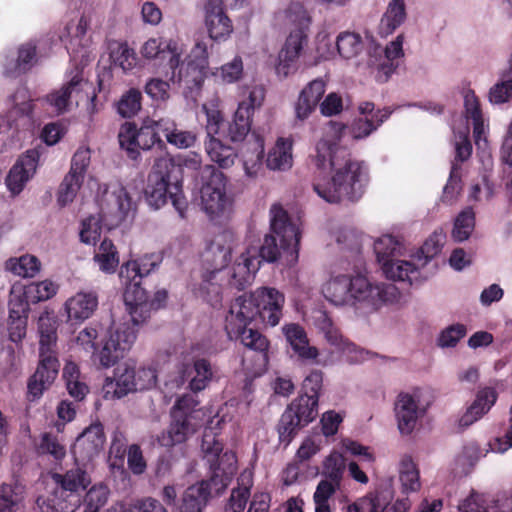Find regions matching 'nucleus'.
I'll list each match as a JSON object with an SVG mask.
<instances>
[{"instance_id":"f257e3e1","label":"nucleus","mask_w":512,"mask_h":512,"mask_svg":"<svg viewBox=\"0 0 512 512\" xmlns=\"http://www.w3.org/2000/svg\"><path fill=\"white\" fill-rule=\"evenodd\" d=\"M312 163L314 192L330 204L356 203L366 192L370 181L364 161L355 159L346 147L329 139H320L315 146Z\"/></svg>"},{"instance_id":"f03ea898","label":"nucleus","mask_w":512,"mask_h":512,"mask_svg":"<svg viewBox=\"0 0 512 512\" xmlns=\"http://www.w3.org/2000/svg\"><path fill=\"white\" fill-rule=\"evenodd\" d=\"M285 296L273 287H259L249 296H239L231 304L225 318V330L231 340H239L246 348L258 353L262 365L268 364L270 342L255 326L274 327L283 316Z\"/></svg>"},{"instance_id":"7ed1b4c3","label":"nucleus","mask_w":512,"mask_h":512,"mask_svg":"<svg viewBox=\"0 0 512 512\" xmlns=\"http://www.w3.org/2000/svg\"><path fill=\"white\" fill-rule=\"evenodd\" d=\"M324 297L335 306L351 305L367 312L398 300L400 292L394 284H372L362 275H339L322 288Z\"/></svg>"},{"instance_id":"20e7f679","label":"nucleus","mask_w":512,"mask_h":512,"mask_svg":"<svg viewBox=\"0 0 512 512\" xmlns=\"http://www.w3.org/2000/svg\"><path fill=\"white\" fill-rule=\"evenodd\" d=\"M57 327L56 318L49 313L42 314L38 319L39 362L27 380L26 399L31 403L41 399L58 375Z\"/></svg>"},{"instance_id":"39448f33","label":"nucleus","mask_w":512,"mask_h":512,"mask_svg":"<svg viewBox=\"0 0 512 512\" xmlns=\"http://www.w3.org/2000/svg\"><path fill=\"white\" fill-rule=\"evenodd\" d=\"M270 214V233L264 236L260 247L255 248L256 256L260 262L273 263L283 258L286 264L292 265L298 261L301 233L281 205H272Z\"/></svg>"},{"instance_id":"423d86ee","label":"nucleus","mask_w":512,"mask_h":512,"mask_svg":"<svg viewBox=\"0 0 512 512\" xmlns=\"http://www.w3.org/2000/svg\"><path fill=\"white\" fill-rule=\"evenodd\" d=\"M144 194L150 207L159 209L170 199L180 217H185L187 201L182 191L181 169L172 159L160 158L155 162Z\"/></svg>"},{"instance_id":"0eeeda50","label":"nucleus","mask_w":512,"mask_h":512,"mask_svg":"<svg viewBox=\"0 0 512 512\" xmlns=\"http://www.w3.org/2000/svg\"><path fill=\"white\" fill-rule=\"evenodd\" d=\"M160 133L159 120L146 119L140 128L133 122H125L119 129V145L126 151L128 158L137 160L140 157V150H151L154 146L160 150L166 148Z\"/></svg>"},{"instance_id":"6e6552de","label":"nucleus","mask_w":512,"mask_h":512,"mask_svg":"<svg viewBox=\"0 0 512 512\" xmlns=\"http://www.w3.org/2000/svg\"><path fill=\"white\" fill-rule=\"evenodd\" d=\"M201 204L211 219L227 212L232 205L226 194L227 178L213 165H205L201 171Z\"/></svg>"},{"instance_id":"1a4fd4ad","label":"nucleus","mask_w":512,"mask_h":512,"mask_svg":"<svg viewBox=\"0 0 512 512\" xmlns=\"http://www.w3.org/2000/svg\"><path fill=\"white\" fill-rule=\"evenodd\" d=\"M308 399L295 398L287 405L276 425L279 445L287 448L298 433L312 423L318 416L312 407L307 405Z\"/></svg>"},{"instance_id":"9d476101","label":"nucleus","mask_w":512,"mask_h":512,"mask_svg":"<svg viewBox=\"0 0 512 512\" xmlns=\"http://www.w3.org/2000/svg\"><path fill=\"white\" fill-rule=\"evenodd\" d=\"M346 464L342 454L330 453L323 462L324 479L317 484L313 494L315 512H332L329 500L341 487Z\"/></svg>"},{"instance_id":"9b49d317","label":"nucleus","mask_w":512,"mask_h":512,"mask_svg":"<svg viewBox=\"0 0 512 512\" xmlns=\"http://www.w3.org/2000/svg\"><path fill=\"white\" fill-rule=\"evenodd\" d=\"M228 484L226 477L211 475L188 486L182 494L179 512H204L213 496L220 495Z\"/></svg>"},{"instance_id":"f8f14e48","label":"nucleus","mask_w":512,"mask_h":512,"mask_svg":"<svg viewBox=\"0 0 512 512\" xmlns=\"http://www.w3.org/2000/svg\"><path fill=\"white\" fill-rule=\"evenodd\" d=\"M264 98L265 89L261 86H255L250 90L248 98L239 103L227 128L226 137L230 141L241 142L246 138L251 130L254 110L262 105Z\"/></svg>"},{"instance_id":"ddd939ff","label":"nucleus","mask_w":512,"mask_h":512,"mask_svg":"<svg viewBox=\"0 0 512 512\" xmlns=\"http://www.w3.org/2000/svg\"><path fill=\"white\" fill-rule=\"evenodd\" d=\"M204 459L209 464L211 475H218L227 478L230 482L236 470L237 456L235 452L227 450L223 452V444L216 439L212 432H205L201 444Z\"/></svg>"},{"instance_id":"4468645a","label":"nucleus","mask_w":512,"mask_h":512,"mask_svg":"<svg viewBox=\"0 0 512 512\" xmlns=\"http://www.w3.org/2000/svg\"><path fill=\"white\" fill-rule=\"evenodd\" d=\"M410 506L408 498L393 502V491L380 487L349 504L347 512H408Z\"/></svg>"},{"instance_id":"2eb2a0df","label":"nucleus","mask_w":512,"mask_h":512,"mask_svg":"<svg viewBox=\"0 0 512 512\" xmlns=\"http://www.w3.org/2000/svg\"><path fill=\"white\" fill-rule=\"evenodd\" d=\"M141 54L146 59H157L166 62L170 69V79H181L183 49L176 40L164 38H150L141 49Z\"/></svg>"},{"instance_id":"dca6fc26","label":"nucleus","mask_w":512,"mask_h":512,"mask_svg":"<svg viewBox=\"0 0 512 512\" xmlns=\"http://www.w3.org/2000/svg\"><path fill=\"white\" fill-rule=\"evenodd\" d=\"M136 340V330L129 324H121L110 332L109 338L97 354L99 364L104 368L114 366L124 358Z\"/></svg>"},{"instance_id":"f3484780","label":"nucleus","mask_w":512,"mask_h":512,"mask_svg":"<svg viewBox=\"0 0 512 512\" xmlns=\"http://www.w3.org/2000/svg\"><path fill=\"white\" fill-rule=\"evenodd\" d=\"M132 207L131 197L123 186L112 191H105L101 202L102 220L110 228L119 226L128 216Z\"/></svg>"},{"instance_id":"a211bd4d","label":"nucleus","mask_w":512,"mask_h":512,"mask_svg":"<svg viewBox=\"0 0 512 512\" xmlns=\"http://www.w3.org/2000/svg\"><path fill=\"white\" fill-rule=\"evenodd\" d=\"M106 437L100 422L92 423L76 438L71 452L75 462L85 463L98 456L104 447Z\"/></svg>"},{"instance_id":"6ab92c4d","label":"nucleus","mask_w":512,"mask_h":512,"mask_svg":"<svg viewBox=\"0 0 512 512\" xmlns=\"http://www.w3.org/2000/svg\"><path fill=\"white\" fill-rule=\"evenodd\" d=\"M206 261L211 262L212 270L203 276V282L200 285L202 296L212 305L221 301L220 286L211 282L212 277L218 271L225 268L231 260L230 248L212 245L207 252Z\"/></svg>"},{"instance_id":"aec40b11","label":"nucleus","mask_w":512,"mask_h":512,"mask_svg":"<svg viewBox=\"0 0 512 512\" xmlns=\"http://www.w3.org/2000/svg\"><path fill=\"white\" fill-rule=\"evenodd\" d=\"M204 11V22L209 37L218 42L227 40L233 32V23L225 12L224 1L207 0Z\"/></svg>"},{"instance_id":"412c9836","label":"nucleus","mask_w":512,"mask_h":512,"mask_svg":"<svg viewBox=\"0 0 512 512\" xmlns=\"http://www.w3.org/2000/svg\"><path fill=\"white\" fill-rule=\"evenodd\" d=\"M30 304L32 302L23 296V287L18 290L13 286L9 300V333L12 341L21 340L26 334Z\"/></svg>"},{"instance_id":"4be33fe9","label":"nucleus","mask_w":512,"mask_h":512,"mask_svg":"<svg viewBox=\"0 0 512 512\" xmlns=\"http://www.w3.org/2000/svg\"><path fill=\"white\" fill-rule=\"evenodd\" d=\"M308 42V35L302 28L290 32L278 55L276 71L279 75L288 76L296 69V64L303 47Z\"/></svg>"},{"instance_id":"5701e85b","label":"nucleus","mask_w":512,"mask_h":512,"mask_svg":"<svg viewBox=\"0 0 512 512\" xmlns=\"http://www.w3.org/2000/svg\"><path fill=\"white\" fill-rule=\"evenodd\" d=\"M40 151L37 148L27 150L10 169L6 177L7 188L15 195L19 194L27 181L36 171Z\"/></svg>"},{"instance_id":"b1692460","label":"nucleus","mask_w":512,"mask_h":512,"mask_svg":"<svg viewBox=\"0 0 512 512\" xmlns=\"http://www.w3.org/2000/svg\"><path fill=\"white\" fill-rule=\"evenodd\" d=\"M259 267L260 260L256 256V250L247 248L233 264L232 273L229 278L230 287L238 291L245 290L251 285Z\"/></svg>"},{"instance_id":"393cba45","label":"nucleus","mask_w":512,"mask_h":512,"mask_svg":"<svg viewBox=\"0 0 512 512\" xmlns=\"http://www.w3.org/2000/svg\"><path fill=\"white\" fill-rule=\"evenodd\" d=\"M212 378L211 363L205 358H196L192 364L185 363L179 369V383L188 382V388L194 393L204 390Z\"/></svg>"},{"instance_id":"a878e982","label":"nucleus","mask_w":512,"mask_h":512,"mask_svg":"<svg viewBox=\"0 0 512 512\" xmlns=\"http://www.w3.org/2000/svg\"><path fill=\"white\" fill-rule=\"evenodd\" d=\"M81 503V496L67 493L55 484L51 490L38 496L36 504L41 512H74Z\"/></svg>"},{"instance_id":"bb28decb","label":"nucleus","mask_w":512,"mask_h":512,"mask_svg":"<svg viewBox=\"0 0 512 512\" xmlns=\"http://www.w3.org/2000/svg\"><path fill=\"white\" fill-rule=\"evenodd\" d=\"M327 83L322 78L310 81L300 92L295 104V117L304 121L315 111L324 96Z\"/></svg>"},{"instance_id":"cd10ccee","label":"nucleus","mask_w":512,"mask_h":512,"mask_svg":"<svg viewBox=\"0 0 512 512\" xmlns=\"http://www.w3.org/2000/svg\"><path fill=\"white\" fill-rule=\"evenodd\" d=\"M282 332L293 352L304 361H316L319 351L309 344L305 329L298 323H288L282 327Z\"/></svg>"},{"instance_id":"c85d7f7f","label":"nucleus","mask_w":512,"mask_h":512,"mask_svg":"<svg viewBox=\"0 0 512 512\" xmlns=\"http://www.w3.org/2000/svg\"><path fill=\"white\" fill-rule=\"evenodd\" d=\"M395 415L402 435L413 432L418 419V403L409 393H400L395 402Z\"/></svg>"},{"instance_id":"c756f323","label":"nucleus","mask_w":512,"mask_h":512,"mask_svg":"<svg viewBox=\"0 0 512 512\" xmlns=\"http://www.w3.org/2000/svg\"><path fill=\"white\" fill-rule=\"evenodd\" d=\"M253 484V472L249 469L243 470L237 477V486L231 490L224 512H243L251 497Z\"/></svg>"},{"instance_id":"7c9ffc66","label":"nucleus","mask_w":512,"mask_h":512,"mask_svg":"<svg viewBox=\"0 0 512 512\" xmlns=\"http://www.w3.org/2000/svg\"><path fill=\"white\" fill-rule=\"evenodd\" d=\"M497 400V392L494 388L486 387L480 390L474 402L467 408L459 419V426L466 428L487 413Z\"/></svg>"},{"instance_id":"2f4dec72","label":"nucleus","mask_w":512,"mask_h":512,"mask_svg":"<svg viewBox=\"0 0 512 512\" xmlns=\"http://www.w3.org/2000/svg\"><path fill=\"white\" fill-rule=\"evenodd\" d=\"M172 421L166 432L158 438L161 446L172 447L185 442L189 434L194 432L188 415L171 412Z\"/></svg>"},{"instance_id":"473e14b6","label":"nucleus","mask_w":512,"mask_h":512,"mask_svg":"<svg viewBox=\"0 0 512 512\" xmlns=\"http://www.w3.org/2000/svg\"><path fill=\"white\" fill-rule=\"evenodd\" d=\"M135 377L134 367L127 364L119 365L114 371V381L105 385L106 397L112 393V398L120 399L130 392L137 391Z\"/></svg>"},{"instance_id":"72a5a7b5","label":"nucleus","mask_w":512,"mask_h":512,"mask_svg":"<svg viewBox=\"0 0 512 512\" xmlns=\"http://www.w3.org/2000/svg\"><path fill=\"white\" fill-rule=\"evenodd\" d=\"M98 307V295L96 292H78L69 298L65 308L69 319L84 321L88 319Z\"/></svg>"},{"instance_id":"f704fd0d","label":"nucleus","mask_w":512,"mask_h":512,"mask_svg":"<svg viewBox=\"0 0 512 512\" xmlns=\"http://www.w3.org/2000/svg\"><path fill=\"white\" fill-rule=\"evenodd\" d=\"M75 463L76 466L66 471L64 474H52V479L59 487L65 488L67 493L80 495L79 491L86 490L91 483V479L86 470L80 466V462Z\"/></svg>"},{"instance_id":"c9c22d12","label":"nucleus","mask_w":512,"mask_h":512,"mask_svg":"<svg viewBox=\"0 0 512 512\" xmlns=\"http://www.w3.org/2000/svg\"><path fill=\"white\" fill-rule=\"evenodd\" d=\"M159 126L166 141L178 149L193 147L197 141L194 131L179 129L177 123L170 118H160Z\"/></svg>"},{"instance_id":"e433bc0d","label":"nucleus","mask_w":512,"mask_h":512,"mask_svg":"<svg viewBox=\"0 0 512 512\" xmlns=\"http://www.w3.org/2000/svg\"><path fill=\"white\" fill-rule=\"evenodd\" d=\"M119 278L125 288L124 299L134 297L133 294L140 295V299L143 297V291L146 289L142 287L143 278L135 261H127L120 267Z\"/></svg>"},{"instance_id":"4c0bfd02","label":"nucleus","mask_w":512,"mask_h":512,"mask_svg":"<svg viewBox=\"0 0 512 512\" xmlns=\"http://www.w3.org/2000/svg\"><path fill=\"white\" fill-rule=\"evenodd\" d=\"M292 140L279 138L269 150L266 165L271 170H286L292 166Z\"/></svg>"},{"instance_id":"58836bf2","label":"nucleus","mask_w":512,"mask_h":512,"mask_svg":"<svg viewBox=\"0 0 512 512\" xmlns=\"http://www.w3.org/2000/svg\"><path fill=\"white\" fill-rule=\"evenodd\" d=\"M205 150L214 163L222 169L232 167L237 158V151L229 145H225L221 140L211 137L205 142Z\"/></svg>"},{"instance_id":"ea45409f","label":"nucleus","mask_w":512,"mask_h":512,"mask_svg":"<svg viewBox=\"0 0 512 512\" xmlns=\"http://www.w3.org/2000/svg\"><path fill=\"white\" fill-rule=\"evenodd\" d=\"M389 108L377 109L372 118L359 117L351 125V135L354 139H363L368 137L379 126L382 125L391 115Z\"/></svg>"},{"instance_id":"a19ab883","label":"nucleus","mask_w":512,"mask_h":512,"mask_svg":"<svg viewBox=\"0 0 512 512\" xmlns=\"http://www.w3.org/2000/svg\"><path fill=\"white\" fill-rule=\"evenodd\" d=\"M489 101L492 104H504L512 99V52L508 59V67L500 74V79L489 90Z\"/></svg>"},{"instance_id":"79ce46f5","label":"nucleus","mask_w":512,"mask_h":512,"mask_svg":"<svg viewBox=\"0 0 512 512\" xmlns=\"http://www.w3.org/2000/svg\"><path fill=\"white\" fill-rule=\"evenodd\" d=\"M93 260L98 264L99 269L106 274H113L116 271L119 265V253L112 240L108 238L102 240L93 256Z\"/></svg>"},{"instance_id":"37998d69","label":"nucleus","mask_w":512,"mask_h":512,"mask_svg":"<svg viewBox=\"0 0 512 512\" xmlns=\"http://www.w3.org/2000/svg\"><path fill=\"white\" fill-rule=\"evenodd\" d=\"M386 278L393 281H407L412 284L419 275L418 269L409 261L398 260L397 257L381 266Z\"/></svg>"},{"instance_id":"c03bdc74","label":"nucleus","mask_w":512,"mask_h":512,"mask_svg":"<svg viewBox=\"0 0 512 512\" xmlns=\"http://www.w3.org/2000/svg\"><path fill=\"white\" fill-rule=\"evenodd\" d=\"M5 269L23 278H33L40 272L41 262L36 256L25 254L9 258L5 262Z\"/></svg>"},{"instance_id":"a18cd8bd","label":"nucleus","mask_w":512,"mask_h":512,"mask_svg":"<svg viewBox=\"0 0 512 512\" xmlns=\"http://www.w3.org/2000/svg\"><path fill=\"white\" fill-rule=\"evenodd\" d=\"M406 19L404 0H391L381 18L380 30L388 35L393 33Z\"/></svg>"},{"instance_id":"49530a36","label":"nucleus","mask_w":512,"mask_h":512,"mask_svg":"<svg viewBox=\"0 0 512 512\" xmlns=\"http://www.w3.org/2000/svg\"><path fill=\"white\" fill-rule=\"evenodd\" d=\"M323 386V373L320 370H312L304 379L302 390L303 393L299 394L297 398L308 399V407H312L315 412H318L319 396Z\"/></svg>"},{"instance_id":"de8ad7c7","label":"nucleus","mask_w":512,"mask_h":512,"mask_svg":"<svg viewBox=\"0 0 512 512\" xmlns=\"http://www.w3.org/2000/svg\"><path fill=\"white\" fill-rule=\"evenodd\" d=\"M58 285L51 280H43L39 282H31L23 286V296H25L32 304L51 299L56 295Z\"/></svg>"},{"instance_id":"09e8293b","label":"nucleus","mask_w":512,"mask_h":512,"mask_svg":"<svg viewBox=\"0 0 512 512\" xmlns=\"http://www.w3.org/2000/svg\"><path fill=\"white\" fill-rule=\"evenodd\" d=\"M322 330L327 342L334 346L336 350L344 354H351L357 352V347L354 343L345 338L341 331L335 327L329 318H326L322 324Z\"/></svg>"},{"instance_id":"8fccbe9b","label":"nucleus","mask_w":512,"mask_h":512,"mask_svg":"<svg viewBox=\"0 0 512 512\" xmlns=\"http://www.w3.org/2000/svg\"><path fill=\"white\" fill-rule=\"evenodd\" d=\"M133 296L135 297L124 300L128 306L129 314L133 324L138 326L150 318L151 312L154 311V309L149 304V296L147 290L143 291V297L141 296V299L137 294H133Z\"/></svg>"},{"instance_id":"3c124183","label":"nucleus","mask_w":512,"mask_h":512,"mask_svg":"<svg viewBox=\"0 0 512 512\" xmlns=\"http://www.w3.org/2000/svg\"><path fill=\"white\" fill-rule=\"evenodd\" d=\"M374 252L378 263L383 266L384 262L394 260L400 255L401 244L392 235H383L374 242Z\"/></svg>"},{"instance_id":"603ef678","label":"nucleus","mask_w":512,"mask_h":512,"mask_svg":"<svg viewBox=\"0 0 512 512\" xmlns=\"http://www.w3.org/2000/svg\"><path fill=\"white\" fill-rule=\"evenodd\" d=\"M35 451L38 456L48 455L55 461H62L66 456L65 446L59 442L57 435L49 432L41 434Z\"/></svg>"},{"instance_id":"864d4df0","label":"nucleus","mask_w":512,"mask_h":512,"mask_svg":"<svg viewBox=\"0 0 512 512\" xmlns=\"http://www.w3.org/2000/svg\"><path fill=\"white\" fill-rule=\"evenodd\" d=\"M24 500L23 489L19 485H0V512H17Z\"/></svg>"},{"instance_id":"5fc2aeb1","label":"nucleus","mask_w":512,"mask_h":512,"mask_svg":"<svg viewBox=\"0 0 512 512\" xmlns=\"http://www.w3.org/2000/svg\"><path fill=\"white\" fill-rule=\"evenodd\" d=\"M475 227V213L471 207L462 210L454 221L452 238L456 242L467 240Z\"/></svg>"},{"instance_id":"6e6d98bb","label":"nucleus","mask_w":512,"mask_h":512,"mask_svg":"<svg viewBox=\"0 0 512 512\" xmlns=\"http://www.w3.org/2000/svg\"><path fill=\"white\" fill-rule=\"evenodd\" d=\"M142 107V93L137 88H130L117 102V112L123 118H132Z\"/></svg>"},{"instance_id":"4d7b16f0","label":"nucleus","mask_w":512,"mask_h":512,"mask_svg":"<svg viewBox=\"0 0 512 512\" xmlns=\"http://www.w3.org/2000/svg\"><path fill=\"white\" fill-rule=\"evenodd\" d=\"M336 47L341 57L351 59L362 50V38L354 32H342L337 37Z\"/></svg>"},{"instance_id":"13d9d810","label":"nucleus","mask_w":512,"mask_h":512,"mask_svg":"<svg viewBox=\"0 0 512 512\" xmlns=\"http://www.w3.org/2000/svg\"><path fill=\"white\" fill-rule=\"evenodd\" d=\"M399 480L403 492H415L420 488L419 471L410 457L401 461Z\"/></svg>"},{"instance_id":"bf43d9fd","label":"nucleus","mask_w":512,"mask_h":512,"mask_svg":"<svg viewBox=\"0 0 512 512\" xmlns=\"http://www.w3.org/2000/svg\"><path fill=\"white\" fill-rule=\"evenodd\" d=\"M81 82V78L74 76L68 83L62 86L60 90L54 91L47 95V102L53 106L58 113L63 112L71 97V93Z\"/></svg>"},{"instance_id":"052dcab7","label":"nucleus","mask_w":512,"mask_h":512,"mask_svg":"<svg viewBox=\"0 0 512 512\" xmlns=\"http://www.w3.org/2000/svg\"><path fill=\"white\" fill-rule=\"evenodd\" d=\"M84 179L67 173L60 184L57 201L61 207L71 203L77 195Z\"/></svg>"},{"instance_id":"680f3d73","label":"nucleus","mask_w":512,"mask_h":512,"mask_svg":"<svg viewBox=\"0 0 512 512\" xmlns=\"http://www.w3.org/2000/svg\"><path fill=\"white\" fill-rule=\"evenodd\" d=\"M183 70V63L180 67ZM208 67H201L198 64L188 62L185 72L182 71L181 79H170L172 82L184 81L190 89H200L207 75Z\"/></svg>"},{"instance_id":"e2e57ef3","label":"nucleus","mask_w":512,"mask_h":512,"mask_svg":"<svg viewBox=\"0 0 512 512\" xmlns=\"http://www.w3.org/2000/svg\"><path fill=\"white\" fill-rule=\"evenodd\" d=\"M111 58L116 66H119L124 72L132 70L137 64V56L133 49L126 43L119 44L111 52Z\"/></svg>"},{"instance_id":"0e129e2a","label":"nucleus","mask_w":512,"mask_h":512,"mask_svg":"<svg viewBox=\"0 0 512 512\" xmlns=\"http://www.w3.org/2000/svg\"><path fill=\"white\" fill-rule=\"evenodd\" d=\"M103 331V328L99 324H91L84 329H82L76 338V342L80 345L85 351L95 353L97 344L96 340L100 335V332Z\"/></svg>"},{"instance_id":"69168bd1","label":"nucleus","mask_w":512,"mask_h":512,"mask_svg":"<svg viewBox=\"0 0 512 512\" xmlns=\"http://www.w3.org/2000/svg\"><path fill=\"white\" fill-rule=\"evenodd\" d=\"M464 106L467 117L471 118L474 123V133L480 134L483 119H482V111L480 107V103L478 98L476 97L474 91H469L464 98Z\"/></svg>"},{"instance_id":"338daca9","label":"nucleus","mask_w":512,"mask_h":512,"mask_svg":"<svg viewBox=\"0 0 512 512\" xmlns=\"http://www.w3.org/2000/svg\"><path fill=\"white\" fill-rule=\"evenodd\" d=\"M91 150L88 147H80L74 153L71 160V167L68 173L84 179L90 165Z\"/></svg>"},{"instance_id":"774afa93","label":"nucleus","mask_w":512,"mask_h":512,"mask_svg":"<svg viewBox=\"0 0 512 512\" xmlns=\"http://www.w3.org/2000/svg\"><path fill=\"white\" fill-rule=\"evenodd\" d=\"M445 241L446 235L442 230L434 231L423 243L420 252L426 260L431 259L440 253Z\"/></svg>"}]
</instances>
